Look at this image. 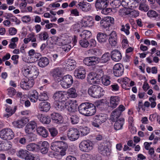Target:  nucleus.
<instances>
[{
	"mask_svg": "<svg viewBox=\"0 0 160 160\" xmlns=\"http://www.w3.org/2000/svg\"><path fill=\"white\" fill-rule=\"evenodd\" d=\"M72 41L73 46L75 45L77 42V37L75 36L73 37L64 33L57 38L56 43L58 46H62L63 51L68 52L71 48L72 46L70 44Z\"/></svg>",
	"mask_w": 160,
	"mask_h": 160,
	"instance_id": "nucleus-1",
	"label": "nucleus"
},
{
	"mask_svg": "<svg viewBox=\"0 0 160 160\" xmlns=\"http://www.w3.org/2000/svg\"><path fill=\"white\" fill-rule=\"evenodd\" d=\"M68 148L66 143L62 141H55L51 144V149L59 153V155L63 156L66 154V151Z\"/></svg>",
	"mask_w": 160,
	"mask_h": 160,
	"instance_id": "nucleus-2",
	"label": "nucleus"
},
{
	"mask_svg": "<svg viewBox=\"0 0 160 160\" xmlns=\"http://www.w3.org/2000/svg\"><path fill=\"white\" fill-rule=\"evenodd\" d=\"M22 72L25 77L33 79L34 80L37 78L39 74L38 68L33 66H23L22 69Z\"/></svg>",
	"mask_w": 160,
	"mask_h": 160,
	"instance_id": "nucleus-3",
	"label": "nucleus"
},
{
	"mask_svg": "<svg viewBox=\"0 0 160 160\" xmlns=\"http://www.w3.org/2000/svg\"><path fill=\"white\" fill-rule=\"evenodd\" d=\"M61 106L57 109L58 111H62L66 109L69 112H74L77 111L78 104L75 100H69L65 101L63 103H61Z\"/></svg>",
	"mask_w": 160,
	"mask_h": 160,
	"instance_id": "nucleus-4",
	"label": "nucleus"
},
{
	"mask_svg": "<svg viewBox=\"0 0 160 160\" xmlns=\"http://www.w3.org/2000/svg\"><path fill=\"white\" fill-rule=\"evenodd\" d=\"M53 98L55 100L54 107L57 110L61 106V103H63L67 100L65 91H57L54 93Z\"/></svg>",
	"mask_w": 160,
	"mask_h": 160,
	"instance_id": "nucleus-5",
	"label": "nucleus"
},
{
	"mask_svg": "<svg viewBox=\"0 0 160 160\" xmlns=\"http://www.w3.org/2000/svg\"><path fill=\"white\" fill-rule=\"evenodd\" d=\"M88 94L94 98H98L102 97L104 93V91L101 87L94 85L90 87L88 89Z\"/></svg>",
	"mask_w": 160,
	"mask_h": 160,
	"instance_id": "nucleus-6",
	"label": "nucleus"
},
{
	"mask_svg": "<svg viewBox=\"0 0 160 160\" xmlns=\"http://www.w3.org/2000/svg\"><path fill=\"white\" fill-rule=\"evenodd\" d=\"M94 144L91 141L87 140L82 141L79 144V148L81 151L88 152L93 150Z\"/></svg>",
	"mask_w": 160,
	"mask_h": 160,
	"instance_id": "nucleus-7",
	"label": "nucleus"
},
{
	"mask_svg": "<svg viewBox=\"0 0 160 160\" xmlns=\"http://www.w3.org/2000/svg\"><path fill=\"white\" fill-rule=\"evenodd\" d=\"M61 86L64 88L67 89L70 87L73 82L72 76L69 74L64 76L61 79H60Z\"/></svg>",
	"mask_w": 160,
	"mask_h": 160,
	"instance_id": "nucleus-8",
	"label": "nucleus"
},
{
	"mask_svg": "<svg viewBox=\"0 0 160 160\" xmlns=\"http://www.w3.org/2000/svg\"><path fill=\"white\" fill-rule=\"evenodd\" d=\"M14 136V132L10 128H5L0 131V137L4 140H10L12 139Z\"/></svg>",
	"mask_w": 160,
	"mask_h": 160,
	"instance_id": "nucleus-9",
	"label": "nucleus"
},
{
	"mask_svg": "<svg viewBox=\"0 0 160 160\" xmlns=\"http://www.w3.org/2000/svg\"><path fill=\"white\" fill-rule=\"evenodd\" d=\"M69 139L71 141H73L77 140L80 136L79 130L77 128H71L68 130L67 133Z\"/></svg>",
	"mask_w": 160,
	"mask_h": 160,
	"instance_id": "nucleus-10",
	"label": "nucleus"
},
{
	"mask_svg": "<svg viewBox=\"0 0 160 160\" xmlns=\"http://www.w3.org/2000/svg\"><path fill=\"white\" fill-rule=\"evenodd\" d=\"M34 84V80L33 79L26 78L22 81L20 85L23 90H28L32 88Z\"/></svg>",
	"mask_w": 160,
	"mask_h": 160,
	"instance_id": "nucleus-11",
	"label": "nucleus"
},
{
	"mask_svg": "<svg viewBox=\"0 0 160 160\" xmlns=\"http://www.w3.org/2000/svg\"><path fill=\"white\" fill-rule=\"evenodd\" d=\"M100 61L99 58L96 57H90L85 58L83 60V62L88 66L95 65Z\"/></svg>",
	"mask_w": 160,
	"mask_h": 160,
	"instance_id": "nucleus-12",
	"label": "nucleus"
},
{
	"mask_svg": "<svg viewBox=\"0 0 160 160\" xmlns=\"http://www.w3.org/2000/svg\"><path fill=\"white\" fill-rule=\"evenodd\" d=\"M114 19L110 17H106L100 21V26L103 28L109 27L111 24L114 23Z\"/></svg>",
	"mask_w": 160,
	"mask_h": 160,
	"instance_id": "nucleus-13",
	"label": "nucleus"
},
{
	"mask_svg": "<svg viewBox=\"0 0 160 160\" xmlns=\"http://www.w3.org/2000/svg\"><path fill=\"white\" fill-rule=\"evenodd\" d=\"M82 26L83 27H91L93 26L94 22L92 21V18L89 16L84 17L81 21Z\"/></svg>",
	"mask_w": 160,
	"mask_h": 160,
	"instance_id": "nucleus-14",
	"label": "nucleus"
},
{
	"mask_svg": "<svg viewBox=\"0 0 160 160\" xmlns=\"http://www.w3.org/2000/svg\"><path fill=\"white\" fill-rule=\"evenodd\" d=\"M124 70L122 64L119 63L116 64L113 68V72L114 76L117 77L122 76L124 72Z\"/></svg>",
	"mask_w": 160,
	"mask_h": 160,
	"instance_id": "nucleus-15",
	"label": "nucleus"
},
{
	"mask_svg": "<svg viewBox=\"0 0 160 160\" xmlns=\"http://www.w3.org/2000/svg\"><path fill=\"white\" fill-rule=\"evenodd\" d=\"M86 71L82 67H79L75 70L74 75L77 78L83 79L85 77Z\"/></svg>",
	"mask_w": 160,
	"mask_h": 160,
	"instance_id": "nucleus-16",
	"label": "nucleus"
},
{
	"mask_svg": "<svg viewBox=\"0 0 160 160\" xmlns=\"http://www.w3.org/2000/svg\"><path fill=\"white\" fill-rule=\"evenodd\" d=\"M37 124L36 121L34 120L29 122L26 126L25 131L26 133H30L33 132L35 128L37 127Z\"/></svg>",
	"mask_w": 160,
	"mask_h": 160,
	"instance_id": "nucleus-17",
	"label": "nucleus"
},
{
	"mask_svg": "<svg viewBox=\"0 0 160 160\" xmlns=\"http://www.w3.org/2000/svg\"><path fill=\"white\" fill-rule=\"evenodd\" d=\"M28 121V118H23L20 120L14 121L12 122V124L16 128H22L24 126Z\"/></svg>",
	"mask_w": 160,
	"mask_h": 160,
	"instance_id": "nucleus-18",
	"label": "nucleus"
},
{
	"mask_svg": "<svg viewBox=\"0 0 160 160\" xmlns=\"http://www.w3.org/2000/svg\"><path fill=\"white\" fill-rule=\"evenodd\" d=\"M76 7L78 9L84 12L90 11L91 8V5L90 3L83 1L79 2Z\"/></svg>",
	"mask_w": 160,
	"mask_h": 160,
	"instance_id": "nucleus-19",
	"label": "nucleus"
},
{
	"mask_svg": "<svg viewBox=\"0 0 160 160\" xmlns=\"http://www.w3.org/2000/svg\"><path fill=\"white\" fill-rule=\"evenodd\" d=\"M117 35L115 31H112L109 35L108 41L112 47H115L117 43Z\"/></svg>",
	"mask_w": 160,
	"mask_h": 160,
	"instance_id": "nucleus-20",
	"label": "nucleus"
},
{
	"mask_svg": "<svg viewBox=\"0 0 160 160\" xmlns=\"http://www.w3.org/2000/svg\"><path fill=\"white\" fill-rule=\"evenodd\" d=\"M87 81L91 84H98L100 82V80L98 78L95 73H90L88 75Z\"/></svg>",
	"mask_w": 160,
	"mask_h": 160,
	"instance_id": "nucleus-21",
	"label": "nucleus"
},
{
	"mask_svg": "<svg viewBox=\"0 0 160 160\" xmlns=\"http://www.w3.org/2000/svg\"><path fill=\"white\" fill-rule=\"evenodd\" d=\"M118 82L121 84L122 88L126 89H129V83L130 82V79L127 77L118 79L117 80Z\"/></svg>",
	"mask_w": 160,
	"mask_h": 160,
	"instance_id": "nucleus-22",
	"label": "nucleus"
},
{
	"mask_svg": "<svg viewBox=\"0 0 160 160\" xmlns=\"http://www.w3.org/2000/svg\"><path fill=\"white\" fill-rule=\"evenodd\" d=\"M37 118L40 122L43 124H48L51 122L50 117L46 115L38 114L37 115Z\"/></svg>",
	"mask_w": 160,
	"mask_h": 160,
	"instance_id": "nucleus-23",
	"label": "nucleus"
},
{
	"mask_svg": "<svg viewBox=\"0 0 160 160\" xmlns=\"http://www.w3.org/2000/svg\"><path fill=\"white\" fill-rule=\"evenodd\" d=\"M120 100V98L118 96H111L109 100L110 107L113 108H115L119 104Z\"/></svg>",
	"mask_w": 160,
	"mask_h": 160,
	"instance_id": "nucleus-24",
	"label": "nucleus"
},
{
	"mask_svg": "<svg viewBox=\"0 0 160 160\" xmlns=\"http://www.w3.org/2000/svg\"><path fill=\"white\" fill-rule=\"evenodd\" d=\"M65 92L67 100L69 98H75L78 96L76 89L73 87L70 88Z\"/></svg>",
	"mask_w": 160,
	"mask_h": 160,
	"instance_id": "nucleus-25",
	"label": "nucleus"
},
{
	"mask_svg": "<svg viewBox=\"0 0 160 160\" xmlns=\"http://www.w3.org/2000/svg\"><path fill=\"white\" fill-rule=\"evenodd\" d=\"M112 59L115 62H118L121 60L122 56L121 52L117 50L112 51L111 53Z\"/></svg>",
	"mask_w": 160,
	"mask_h": 160,
	"instance_id": "nucleus-26",
	"label": "nucleus"
},
{
	"mask_svg": "<svg viewBox=\"0 0 160 160\" xmlns=\"http://www.w3.org/2000/svg\"><path fill=\"white\" fill-rule=\"evenodd\" d=\"M97 38L98 41L101 44L106 42L108 39V35L105 33L101 32L98 33Z\"/></svg>",
	"mask_w": 160,
	"mask_h": 160,
	"instance_id": "nucleus-27",
	"label": "nucleus"
},
{
	"mask_svg": "<svg viewBox=\"0 0 160 160\" xmlns=\"http://www.w3.org/2000/svg\"><path fill=\"white\" fill-rule=\"evenodd\" d=\"M108 5L107 0H97L95 6L96 8L102 9L106 8Z\"/></svg>",
	"mask_w": 160,
	"mask_h": 160,
	"instance_id": "nucleus-28",
	"label": "nucleus"
},
{
	"mask_svg": "<svg viewBox=\"0 0 160 160\" xmlns=\"http://www.w3.org/2000/svg\"><path fill=\"white\" fill-rule=\"evenodd\" d=\"M62 72L61 68H56L52 70V74L56 81L58 82L60 81V77L62 74Z\"/></svg>",
	"mask_w": 160,
	"mask_h": 160,
	"instance_id": "nucleus-29",
	"label": "nucleus"
},
{
	"mask_svg": "<svg viewBox=\"0 0 160 160\" xmlns=\"http://www.w3.org/2000/svg\"><path fill=\"white\" fill-rule=\"evenodd\" d=\"M99 152L104 156H108L110 154V151L108 147L105 145H100L98 147Z\"/></svg>",
	"mask_w": 160,
	"mask_h": 160,
	"instance_id": "nucleus-30",
	"label": "nucleus"
},
{
	"mask_svg": "<svg viewBox=\"0 0 160 160\" xmlns=\"http://www.w3.org/2000/svg\"><path fill=\"white\" fill-rule=\"evenodd\" d=\"M50 108V104L48 102H41L38 105V108L41 111L47 112Z\"/></svg>",
	"mask_w": 160,
	"mask_h": 160,
	"instance_id": "nucleus-31",
	"label": "nucleus"
},
{
	"mask_svg": "<svg viewBox=\"0 0 160 160\" xmlns=\"http://www.w3.org/2000/svg\"><path fill=\"white\" fill-rule=\"evenodd\" d=\"M107 118V115L106 114L102 113L97 115L93 118V119H95L97 122H98L100 124H102V123L105 122Z\"/></svg>",
	"mask_w": 160,
	"mask_h": 160,
	"instance_id": "nucleus-32",
	"label": "nucleus"
},
{
	"mask_svg": "<svg viewBox=\"0 0 160 160\" xmlns=\"http://www.w3.org/2000/svg\"><path fill=\"white\" fill-rule=\"evenodd\" d=\"M52 120L56 123H59L62 122V117L59 113L53 112L51 115Z\"/></svg>",
	"mask_w": 160,
	"mask_h": 160,
	"instance_id": "nucleus-33",
	"label": "nucleus"
},
{
	"mask_svg": "<svg viewBox=\"0 0 160 160\" xmlns=\"http://www.w3.org/2000/svg\"><path fill=\"white\" fill-rule=\"evenodd\" d=\"M36 130L38 134L43 138H47L48 135V131L43 126L38 127Z\"/></svg>",
	"mask_w": 160,
	"mask_h": 160,
	"instance_id": "nucleus-34",
	"label": "nucleus"
},
{
	"mask_svg": "<svg viewBox=\"0 0 160 160\" xmlns=\"http://www.w3.org/2000/svg\"><path fill=\"white\" fill-rule=\"evenodd\" d=\"M76 62L74 60L72 59H68L65 66V68L68 71L72 70L76 67Z\"/></svg>",
	"mask_w": 160,
	"mask_h": 160,
	"instance_id": "nucleus-35",
	"label": "nucleus"
},
{
	"mask_svg": "<svg viewBox=\"0 0 160 160\" xmlns=\"http://www.w3.org/2000/svg\"><path fill=\"white\" fill-rule=\"evenodd\" d=\"M89 102L83 103L78 107V111L81 114L86 116Z\"/></svg>",
	"mask_w": 160,
	"mask_h": 160,
	"instance_id": "nucleus-36",
	"label": "nucleus"
},
{
	"mask_svg": "<svg viewBox=\"0 0 160 160\" xmlns=\"http://www.w3.org/2000/svg\"><path fill=\"white\" fill-rule=\"evenodd\" d=\"M88 106L86 113V116H92L94 115L96 112V107L93 104L89 103Z\"/></svg>",
	"mask_w": 160,
	"mask_h": 160,
	"instance_id": "nucleus-37",
	"label": "nucleus"
},
{
	"mask_svg": "<svg viewBox=\"0 0 160 160\" xmlns=\"http://www.w3.org/2000/svg\"><path fill=\"white\" fill-rule=\"evenodd\" d=\"M29 98L31 102H36L39 99L38 92L36 90H33L29 95Z\"/></svg>",
	"mask_w": 160,
	"mask_h": 160,
	"instance_id": "nucleus-38",
	"label": "nucleus"
},
{
	"mask_svg": "<svg viewBox=\"0 0 160 160\" xmlns=\"http://www.w3.org/2000/svg\"><path fill=\"white\" fill-rule=\"evenodd\" d=\"M28 154V151L22 149H20L16 152V155L19 158L25 159Z\"/></svg>",
	"mask_w": 160,
	"mask_h": 160,
	"instance_id": "nucleus-39",
	"label": "nucleus"
},
{
	"mask_svg": "<svg viewBox=\"0 0 160 160\" xmlns=\"http://www.w3.org/2000/svg\"><path fill=\"white\" fill-rule=\"evenodd\" d=\"M28 54L30 58L34 61L36 59L38 58L41 55L40 53L35 52V51L33 49L30 50L28 51Z\"/></svg>",
	"mask_w": 160,
	"mask_h": 160,
	"instance_id": "nucleus-40",
	"label": "nucleus"
},
{
	"mask_svg": "<svg viewBox=\"0 0 160 160\" xmlns=\"http://www.w3.org/2000/svg\"><path fill=\"white\" fill-rule=\"evenodd\" d=\"M124 120L122 118H120L115 122L114 126L115 129L118 130L121 129L124 123Z\"/></svg>",
	"mask_w": 160,
	"mask_h": 160,
	"instance_id": "nucleus-41",
	"label": "nucleus"
},
{
	"mask_svg": "<svg viewBox=\"0 0 160 160\" xmlns=\"http://www.w3.org/2000/svg\"><path fill=\"white\" fill-rule=\"evenodd\" d=\"M49 62V60L47 58L42 57L39 59L38 64L40 67L43 68L47 66Z\"/></svg>",
	"mask_w": 160,
	"mask_h": 160,
	"instance_id": "nucleus-42",
	"label": "nucleus"
},
{
	"mask_svg": "<svg viewBox=\"0 0 160 160\" xmlns=\"http://www.w3.org/2000/svg\"><path fill=\"white\" fill-rule=\"evenodd\" d=\"M16 108V107H15L13 109L10 106L7 107L5 109L7 113L4 114V117L8 118L11 116L15 112Z\"/></svg>",
	"mask_w": 160,
	"mask_h": 160,
	"instance_id": "nucleus-43",
	"label": "nucleus"
},
{
	"mask_svg": "<svg viewBox=\"0 0 160 160\" xmlns=\"http://www.w3.org/2000/svg\"><path fill=\"white\" fill-rule=\"evenodd\" d=\"M38 144L31 143L28 144L26 147L27 150L30 151H38Z\"/></svg>",
	"mask_w": 160,
	"mask_h": 160,
	"instance_id": "nucleus-44",
	"label": "nucleus"
},
{
	"mask_svg": "<svg viewBox=\"0 0 160 160\" xmlns=\"http://www.w3.org/2000/svg\"><path fill=\"white\" fill-rule=\"evenodd\" d=\"M121 114L120 112L118 111L117 109H116L111 114V119L112 121H114L120 116Z\"/></svg>",
	"mask_w": 160,
	"mask_h": 160,
	"instance_id": "nucleus-45",
	"label": "nucleus"
},
{
	"mask_svg": "<svg viewBox=\"0 0 160 160\" xmlns=\"http://www.w3.org/2000/svg\"><path fill=\"white\" fill-rule=\"evenodd\" d=\"M121 41L122 46L123 48H126L129 46L128 42L126 37L122 35L121 37Z\"/></svg>",
	"mask_w": 160,
	"mask_h": 160,
	"instance_id": "nucleus-46",
	"label": "nucleus"
},
{
	"mask_svg": "<svg viewBox=\"0 0 160 160\" xmlns=\"http://www.w3.org/2000/svg\"><path fill=\"white\" fill-rule=\"evenodd\" d=\"M18 41V38L15 37L11 39V42L9 45V47L11 49H14L16 48L17 44Z\"/></svg>",
	"mask_w": 160,
	"mask_h": 160,
	"instance_id": "nucleus-47",
	"label": "nucleus"
},
{
	"mask_svg": "<svg viewBox=\"0 0 160 160\" xmlns=\"http://www.w3.org/2000/svg\"><path fill=\"white\" fill-rule=\"evenodd\" d=\"M101 79L102 83L104 86H107L110 84V78L108 76L104 75Z\"/></svg>",
	"mask_w": 160,
	"mask_h": 160,
	"instance_id": "nucleus-48",
	"label": "nucleus"
},
{
	"mask_svg": "<svg viewBox=\"0 0 160 160\" xmlns=\"http://www.w3.org/2000/svg\"><path fill=\"white\" fill-rule=\"evenodd\" d=\"M130 27L129 23H127L125 25H122L121 26V28L120 30L124 32L127 35H128L130 34L129 30Z\"/></svg>",
	"mask_w": 160,
	"mask_h": 160,
	"instance_id": "nucleus-49",
	"label": "nucleus"
},
{
	"mask_svg": "<svg viewBox=\"0 0 160 160\" xmlns=\"http://www.w3.org/2000/svg\"><path fill=\"white\" fill-rule=\"evenodd\" d=\"M38 151L42 148L49 147V144L47 141H40L38 143Z\"/></svg>",
	"mask_w": 160,
	"mask_h": 160,
	"instance_id": "nucleus-50",
	"label": "nucleus"
},
{
	"mask_svg": "<svg viewBox=\"0 0 160 160\" xmlns=\"http://www.w3.org/2000/svg\"><path fill=\"white\" fill-rule=\"evenodd\" d=\"M82 27H83L82 26L81 22L77 23L73 25L72 26V28L74 32L76 33L79 32Z\"/></svg>",
	"mask_w": 160,
	"mask_h": 160,
	"instance_id": "nucleus-51",
	"label": "nucleus"
},
{
	"mask_svg": "<svg viewBox=\"0 0 160 160\" xmlns=\"http://www.w3.org/2000/svg\"><path fill=\"white\" fill-rule=\"evenodd\" d=\"M79 131L82 135L85 136L89 133V129L86 127L80 126L79 128Z\"/></svg>",
	"mask_w": 160,
	"mask_h": 160,
	"instance_id": "nucleus-52",
	"label": "nucleus"
},
{
	"mask_svg": "<svg viewBox=\"0 0 160 160\" xmlns=\"http://www.w3.org/2000/svg\"><path fill=\"white\" fill-rule=\"evenodd\" d=\"M110 55L109 53H104L100 59V61L102 63L107 62L110 59Z\"/></svg>",
	"mask_w": 160,
	"mask_h": 160,
	"instance_id": "nucleus-53",
	"label": "nucleus"
},
{
	"mask_svg": "<svg viewBox=\"0 0 160 160\" xmlns=\"http://www.w3.org/2000/svg\"><path fill=\"white\" fill-rule=\"evenodd\" d=\"M91 36V32L88 30H84L80 34V36L84 39L89 38Z\"/></svg>",
	"mask_w": 160,
	"mask_h": 160,
	"instance_id": "nucleus-54",
	"label": "nucleus"
},
{
	"mask_svg": "<svg viewBox=\"0 0 160 160\" xmlns=\"http://www.w3.org/2000/svg\"><path fill=\"white\" fill-rule=\"evenodd\" d=\"M26 1L27 0H20L21 2L19 4V7L22 12H27L25 9L27 5Z\"/></svg>",
	"mask_w": 160,
	"mask_h": 160,
	"instance_id": "nucleus-55",
	"label": "nucleus"
},
{
	"mask_svg": "<svg viewBox=\"0 0 160 160\" xmlns=\"http://www.w3.org/2000/svg\"><path fill=\"white\" fill-rule=\"evenodd\" d=\"M38 97L39 100L40 101L47 100L48 98L47 92L45 91L41 92L38 95Z\"/></svg>",
	"mask_w": 160,
	"mask_h": 160,
	"instance_id": "nucleus-56",
	"label": "nucleus"
},
{
	"mask_svg": "<svg viewBox=\"0 0 160 160\" xmlns=\"http://www.w3.org/2000/svg\"><path fill=\"white\" fill-rule=\"evenodd\" d=\"M48 37V33L45 31L41 32L38 34V38L41 41L46 40Z\"/></svg>",
	"mask_w": 160,
	"mask_h": 160,
	"instance_id": "nucleus-57",
	"label": "nucleus"
},
{
	"mask_svg": "<svg viewBox=\"0 0 160 160\" xmlns=\"http://www.w3.org/2000/svg\"><path fill=\"white\" fill-rule=\"evenodd\" d=\"M145 3H141L139 7V9L141 11L146 12L149 10V7L148 5Z\"/></svg>",
	"mask_w": 160,
	"mask_h": 160,
	"instance_id": "nucleus-58",
	"label": "nucleus"
},
{
	"mask_svg": "<svg viewBox=\"0 0 160 160\" xmlns=\"http://www.w3.org/2000/svg\"><path fill=\"white\" fill-rule=\"evenodd\" d=\"M79 118L76 115H73L71 116L70 120L72 124H77L79 122Z\"/></svg>",
	"mask_w": 160,
	"mask_h": 160,
	"instance_id": "nucleus-59",
	"label": "nucleus"
},
{
	"mask_svg": "<svg viewBox=\"0 0 160 160\" xmlns=\"http://www.w3.org/2000/svg\"><path fill=\"white\" fill-rule=\"evenodd\" d=\"M79 43L81 47L86 48L89 45V42L86 39H82L79 41Z\"/></svg>",
	"mask_w": 160,
	"mask_h": 160,
	"instance_id": "nucleus-60",
	"label": "nucleus"
},
{
	"mask_svg": "<svg viewBox=\"0 0 160 160\" xmlns=\"http://www.w3.org/2000/svg\"><path fill=\"white\" fill-rule=\"evenodd\" d=\"M148 16L150 18H156L158 16V13L155 11L150 10L147 13Z\"/></svg>",
	"mask_w": 160,
	"mask_h": 160,
	"instance_id": "nucleus-61",
	"label": "nucleus"
},
{
	"mask_svg": "<svg viewBox=\"0 0 160 160\" xmlns=\"http://www.w3.org/2000/svg\"><path fill=\"white\" fill-rule=\"evenodd\" d=\"M110 5L113 8H118L120 6L121 3L118 0H115L110 3Z\"/></svg>",
	"mask_w": 160,
	"mask_h": 160,
	"instance_id": "nucleus-62",
	"label": "nucleus"
},
{
	"mask_svg": "<svg viewBox=\"0 0 160 160\" xmlns=\"http://www.w3.org/2000/svg\"><path fill=\"white\" fill-rule=\"evenodd\" d=\"M8 94L10 97H12L16 93V91L13 88H9L7 89Z\"/></svg>",
	"mask_w": 160,
	"mask_h": 160,
	"instance_id": "nucleus-63",
	"label": "nucleus"
},
{
	"mask_svg": "<svg viewBox=\"0 0 160 160\" xmlns=\"http://www.w3.org/2000/svg\"><path fill=\"white\" fill-rule=\"evenodd\" d=\"M49 131L51 136L53 137H56L58 133L57 129L53 127L49 128Z\"/></svg>",
	"mask_w": 160,
	"mask_h": 160,
	"instance_id": "nucleus-64",
	"label": "nucleus"
}]
</instances>
